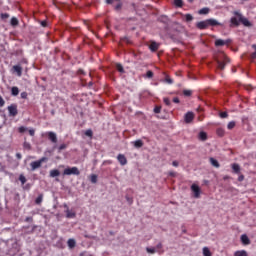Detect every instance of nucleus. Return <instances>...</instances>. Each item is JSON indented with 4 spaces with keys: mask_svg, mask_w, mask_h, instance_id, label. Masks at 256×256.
<instances>
[{
    "mask_svg": "<svg viewBox=\"0 0 256 256\" xmlns=\"http://www.w3.org/2000/svg\"><path fill=\"white\" fill-rule=\"evenodd\" d=\"M220 117L221 119H227V117H229V114L227 112H220Z\"/></svg>",
    "mask_w": 256,
    "mask_h": 256,
    "instance_id": "42",
    "label": "nucleus"
},
{
    "mask_svg": "<svg viewBox=\"0 0 256 256\" xmlns=\"http://www.w3.org/2000/svg\"><path fill=\"white\" fill-rule=\"evenodd\" d=\"M146 251H147V253H151V255L157 253V250H155V248H149V247H147V248H146Z\"/></svg>",
    "mask_w": 256,
    "mask_h": 256,
    "instance_id": "39",
    "label": "nucleus"
},
{
    "mask_svg": "<svg viewBox=\"0 0 256 256\" xmlns=\"http://www.w3.org/2000/svg\"><path fill=\"white\" fill-rule=\"evenodd\" d=\"M1 19H9V14H7V13H2V14H1Z\"/></svg>",
    "mask_w": 256,
    "mask_h": 256,
    "instance_id": "50",
    "label": "nucleus"
},
{
    "mask_svg": "<svg viewBox=\"0 0 256 256\" xmlns=\"http://www.w3.org/2000/svg\"><path fill=\"white\" fill-rule=\"evenodd\" d=\"M16 157H17V159H21V157H22V156H21V153H17V154H16Z\"/></svg>",
    "mask_w": 256,
    "mask_h": 256,
    "instance_id": "59",
    "label": "nucleus"
},
{
    "mask_svg": "<svg viewBox=\"0 0 256 256\" xmlns=\"http://www.w3.org/2000/svg\"><path fill=\"white\" fill-rule=\"evenodd\" d=\"M223 179L224 181H227V179H229V176H224Z\"/></svg>",
    "mask_w": 256,
    "mask_h": 256,
    "instance_id": "61",
    "label": "nucleus"
},
{
    "mask_svg": "<svg viewBox=\"0 0 256 256\" xmlns=\"http://www.w3.org/2000/svg\"><path fill=\"white\" fill-rule=\"evenodd\" d=\"M132 143L136 149H141V147H143V140H136Z\"/></svg>",
    "mask_w": 256,
    "mask_h": 256,
    "instance_id": "18",
    "label": "nucleus"
},
{
    "mask_svg": "<svg viewBox=\"0 0 256 256\" xmlns=\"http://www.w3.org/2000/svg\"><path fill=\"white\" fill-rule=\"evenodd\" d=\"M117 161L120 163V165L125 166L127 165V157H125L123 154H118Z\"/></svg>",
    "mask_w": 256,
    "mask_h": 256,
    "instance_id": "11",
    "label": "nucleus"
},
{
    "mask_svg": "<svg viewBox=\"0 0 256 256\" xmlns=\"http://www.w3.org/2000/svg\"><path fill=\"white\" fill-rule=\"evenodd\" d=\"M199 139H201V141H207V133L200 132L199 133Z\"/></svg>",
    "mask_w": 256,
    "mask_h": 256,
    "instance_id": "27",
    "label": "nucleus"
},
{
    "mask_svg": "<svg viewBox=\"0 0 256 256\" xmlns=\"http://www.w3.org/2000/svg\"><path fill=\"white\" fill-rule=\"evenodd\" d=\"M121 41H123L124 43H127L128 45L131 44V39H129V37L127 36L121 38Z\"/></svg>",
    "mask_w": 256,
    "mask_h": 256,
    "instance_id": "41",
    "label": "nucleus"
},
{
    "mask_svg": "<svg viewBox=\"0 0 256 256\" xmlns=\"http://www.w3.org/2000/svg\"><path fill=\"white\" fill-rule=\"evenodd\" d=\"M216 63L218 65V69H220V71H223V69H225V65H227V63H230V60L228 57L225 56V54H221L220 58L216 59Z\"/></svg>",
    "mask_w": 256,
    "mask_h": 256,
    "instance_id": "2",
    "label": "nucleus"
},
{
    "mask_svg": "<svg viewBox=\"0 0 256 256\" xmlns=\"http://www.w3.org/2000/svg\"><path fill=\"white\" fill-rule=\"evenodd\" d=\"M154 113H161V107L160 106H156L154 108Z\"/></svg>",
    "mask_w": 256,
    "mask_h": 256,
    "instance_id": "51",
    "label": "nucleus"
},
{
    "mask_svg": "<svg viewBox=\"0 0 256 256\" xmlns=\"http://www.w3.org/2000/svg\"><path fill=\"white\" fill-rule=\"evenodd\" d=\"M48 138L50 141H52V143H57V134H55L54 132H49Z\"/></svg>",
    "mask_w": 256,
    "mask_h": 256,
    "instance_id": "16",
    "label": "nucleus"
},
{
    "mask_svg": "<svg viewBox=\"0 0 256 256\" xmlns=\"http://www.w3.org/2000/svg\"><path fill=\"white\" fill-rule=\"evenodd\" d=\"M8 113H9V117H17V115L19 114V110L17 109V104H11L10 106H8Z\"/></svg>",
    "mask_w": 256,
    "mask_h": 256,
    "instance_id": "6",
    "label": "nucleus"
},
{
    "mask_svg": "<svg viewBox=\"0 0 256 256\" xmlns=\"http://www.w3.org/2000/svg\"><path fill=\"white\" fill-rule=\"evenodd\" d=\"M165 83H168V85H173V79H171V77H169V75H166Z\"/></svg>",
    "mask_w": 256,
    "mask_h": 256,
    "instance_id": "36",
    "label": "nucleus"
},
{
    "mask_svg": "<svg viewBox=\"0 0 256 256\" xmlns=\"http://www.w3.org/2000/svg\"><path fill=\"white\" fill-rule=\"evenodd\" d=\"M191 191L194 193L195 199H199L201 197V188L197 184L191 185Z\"/></svg>",
    "mask_w": 256,
    "mask_h": 256,
    "instance_id": "7",
    "label": "nucleus"
},
{
    "mask_svg": "<svg viewBox=\"0 0 256 256\" xmlns=\"http://www.w3.org/2000/svg\"><path fill=\"white\" fill-rule=\"evenodd\" d=\"M185 20H186L187 23L193 21V15H191V14H186V15H185Z\"/></svg>",
    "mask_w": 256,
    "mask_h": 256,
    "instance_id": "37",
    "label": "nucleus"
},
{
    "mask_svg": "<svg viewBox=\"0 0 256 256\" xmlns=\"http://www.w3.org/2000/svg\"><path fill=\"white\" fill-rule=\"evenodd\" d=\"M168 175H169V177H175L176 173L173 172V171H170V172L168 173Z\"/></svg>",
    "mask_w": 256,
    "mask_h": 256,
    "instance_id": "56",
    "label": "nucleus"
},
{
    "mask_svg": "<svg viewBox=\"0 0 256 256\" xmlns=\"http://www.w3.org/2000/svg\"><path fill=\"white\" fill-rule=\"evenodd\" d=\"M123 7V3H118L116 6H114L115 11H119L120 9H122Z\"/></svg>",
    "mask_w": 256,
    "mask_h": 256,
    "instance_id": "44",
    "label": "nucleus"
},
{
    "mask_svg": "<svg viewBox=\"0 0 256 256\" xmlns=\"http://www.w3.org/2000/svg\"><path fill=\"white\" fill-rule=\"evenodd\" d=\"M244 180H245V176L243 174L239 175L238 181L241 182V181H244Z\"/></svg>",
    "mask_w": 256,
    "mask_h": 256,
    "instance_id": "53",
    "label": "nucleus"
},
{
    "mask_svg": "<svg viewBox=\"0 0 256 256\" xmlns=\"http://www.w3.org/2000/svg\"><path fill=\"white\" fill-rule=\"evenodd\" d=\"M203 255L204 256H212L211 255V250H209L207 247L203 248Z\"/></svg>",
    "mask_w": 256,
    "mask_h": 256,
    "instance_id": "30",
    "label": "nucleus"
},
{
    "mask_svg": "<svg viewBox=\"0 0 256 256\" xmlns=\"http://www.w3.org/2000/svg\"><path fill=\"white\" fill-rule=\"evenodd\" d=\"M156 252L157 253H163V251H161V249H163V244L162 243H158L157 245H156Z\"/></svg>",
    "mask_w": 256,
    "mask_h": 256,
    "instance_id": "33",
    "label": "nucleus"
},
{
    "mask_svg": "<svg viewBox=\"0 0 256 256\" xmlns=\"http://www.w3.org/2000/svg\"><path fill=\"white\" fill-rule=\"evenodd\" d=\"M253 57H256V53L253 54Z\"/></svg>",
    "mask_w": 256,
    "mask_h": 256,
    "instance_id": "63",
    "label": "nucleus"
},
{
    "mask_svg": "<svg viewBox=\"0 0 256 256\" xmlns=\"http://www.w3.org/2000/svg\"><path fill=\"white\" fill-rule=\"evenodd\" d=\"M174 5L176 7H183V0H174Z\"/></svg>",
    "mask_w": 256,
    "mask_h": 256,
    "instance_id": "35",
    "label": "nucleus"
},
{
    "mask_svg": "<svg viewBox=\"0 0 256 256\" xmlns=\"http://www.w3.org/2000/svg\"><path fill=\"white\" fill-rule=\"evenodd\" d=\"M20 96H21V99H27L28 94H27V92H22V93L20 94Z\"/></svg>",
    "mask_w": 256,
    "mask_h": 256,
    "instance_id": "49",
    "label": "nucleus"
},
{
    "mask_svg": "<svg viewBox=\"0 0 256 256\" xmlns=\"http://www.w3.org/2000/svg\"><path fill=\"white\" fill-rule=\"evenodd\" d=\"M63 175H81V172L79 171V168L74 166L72 168L64 169Z\"/></svg>",
    "mask_w": 256,
    "mask_h": 256,
    "instance_id": "5",
    "label": "nucleus"
},
{
    "mask_svg": "<svg viewBox=\"0 0 256 256\" xmlns=\"http://www.w3.org/2000/svg\"><path fill=\"white\" fill-rule=\"evenodd\" d=\"M28 133H29V135H30L31 137H35V130H34V129H30V130L28 131Z\"/></svg>",
    "mask_w": 256,
    "mask_h": 256,
    "instance_id": "52",
    "label": "nucleus"
},
{
    "mask_svg": "<svg viewBox=\"0 0 256 256\" xmlns=\"http://www.w3.org/2000/svg\"><path fill=\"white\" fill-rule=\"evenodd\" d=\"M163 101L168 107L171 106V100H169V98H164Z\"/></svg>",
    "mask_w": 256,
    "mask_h": 256,
    "instance_id": "45",
    "label": "nucleus"
},
{
    "mask_svg": "<svg viewBox=\"0 0 256 256\" xmlns=\"http://www.w3.org/2000/svg\"><path fill=\"white\" fill-rule=\"evenodd\" d=\"M36 205H41L43 203V194H40L36 199H35Z\"/></svg>",
    "mask_w": 256,
    "mask_h": 256,
    "instance_id": "24",
    "label": "nucleus"
},
{
    "mask_svg": "<svg viewBox=\"0 0 256 256\" xmlns=\"http://www.w3.org/2000/svg\"><path fill=\"white\" fill-rule=\"evenodd\" d=\"M232 171L236 173V175H239L241 173V166L237 163L232 164Z\"/></svg>",
    "mask_w": 256,
    "mask_h": 256,
    "instance_id": "15",
    "label": "nucleus"
},
{
    "mask_svg": "<svg viewBox=\"0 0 256 256\" xmlns=\"http://www.w3.org/2000/svg\"><path fill=\"white\" fill-rule=\"evenodd\" d=\"M199 15H208L209 8H202L198 11Z\"/></svg>",
    "mask_w": 256,
    "mask_h": 256,
    "instance_id": "25",
    "label": "nucleus"
},
{
    "mask_svg": "<svg viewBox=\"0 0 256 256\" xmlns=\"http://www.w3.org/2000/svg\"><path fill=\"white\" fill-rule=\"evenodd\" d=\"M67 243H68V247H70V249H73L76 245V242L74 239H69Z\"/></svg>",
    "mask_w": 256,
    "mask_h": 256,
    "instance_id": "26",
    "label": "nucleus"
},
{
    "mask_svg": "<svg viewBox=\"0 0 256 256\" xmlns=\"http://www.w3.org/2000/svg\"><path fill=\"white\" fill-rule=\"evenodd\" d=\"M193 119H195V114H193V112H187L184 116L185 123H192Z\"/></svg>",
    "mask_w": 256,
    "mask_h": 256,
    "instance_id": "8",
    "label": "nucleus"
},
{
    "mask_svg": "<svg viewBox=\"0 0 256 256\" xmlns=\"http://www.w3.org/2000/svg\"><path fill=\"white\" fill-rule=\"evenodd\" d=\"M159 46L160 44L155 42V41H151L150 45H149V49L152 53H155L156 51H159Z\"/></svg>",
    "mask_w": 256,
    "mask_h": 256,
    "instance_id": "9",
    "label": "nucleus"
},
{
    "mask_svg": "<svg viewBox=\"0 0 256 256\" xmlns=\"http://www.w3.org/2000/svg\"><path fill=\"white\" fill-rule=\"evenodd\" d=\"M40 25H41L42 27H47V21H46V20L41 21V22H40Z\"/></svg>",
    "mask_w": 256,
    "mask_h": 256,
    "instance_id": "54",
    "label": "nucleus"
},
{
    "mask_svg": "<svg viewBox=\"0 0 256 256\" xmlns=\"http://www.w3.org/2000/svg\"><path fill=\"white\" fill-rule=\"evenodd\" d=\"M228 43H231V41L230 40L217 39L215 41V47H223V45H228Z\"/></svg>",
    "mask_w": 256,
    "mask_h": 256,
    "instance_id": "10",
    "label": "nucleus"
},
{
    "mask_svg": "<svg viewBox=\"0 0 256 256\" xmlns=\"http://www.w3.org/2000/svg\"><path fill=\"white\" fill-rule=\"evenodd\" d=\"M216 133H217L218 137H224V136H225V129H223V128H218V129L216 130Z\"/></svg>",
    "mask_w": 256,
    "mask_h": 256,
    "instance_id": "23",
    "label": "nucleus"
},
{
    "mask_svg": "<svg viewBox=\"0 0 256 256\" xmlns=\"http://www.w3.org/2000/svg\"><path fill=\"white\" fill-rule=\"evenodd\" d=\"M234 256H249V255L247 254V251H245V250H238L234 253Z\"/></svg>",
    "mask_w": 256,
    "mask_h": 256,
    "instance_id": "21",
    "label": "nucleus"
},
{
    "mask_svg": "<svg viewBox=\"0 0 256 256\" xmlns=\"http://www.w3.org/2000/svg\"><path fill=\"white\" fill-rule=\"evenodd\" d=\"M76 216L77 214L74 211H71L69 209L66 210V217L68 219H75Z\"/></svg>",
    "mask_w": 256,
    "mask_h": 256,
    "instance_id": "17",
    "label": "nucleus"
},
{
    "mask_svg": "<svg viewBox=\"0 0 256 256\" xmlns=\"http://www.w3.org/2000/svg\"><path fill=\"white\" fill-rule=\"evenodd\" d=\"M85 135H86V137H93V130L92 129L86 130Z\"/></svg>",
    "mask_w": 256,
    "mask_h": 256,
    "instance_id": "38",
    "label": "nucleus"
},
{
    "mask_svg": "<svg viewBox=\"0 0 256 256\" xmlns=\"http://www.w3.org/2000/svg\"><path fill=\"white\" fill-rule=\"evenodd\" d=\"M153 71H151V70H148L147 72H146V77L148 78V79H153Z\"/></svg>",
    "mask_w": 256,
    "mask_h": 256,
    "instance_id": "40",
    "label": "nucleus"
},
{
    "mask_svg": "<svg viewBox=\"0 0 256 256\" xmlns=\"http://www.w3.org/2000/svg\"><path fill=\"white\" fill-rule=\"evenodd\" d=\"M210 163L213 165V167L219 168L220 164L219 161H217L215 158H210Z\"/></svg>",
    "mask_w": 256,
    "mask_h": 256,
    "instance_id": "22",
    "label": "nucleus"
},
{
    "mask_svg": "<svg viewBox=\"0 0 256 256\" xmlns=\"http://www.w3.org/2000/svg\"><path fill=\"white\" fill-rule=\"evenodd\" d=\"M13 70L15 73H17L18 77H21L23 75V68L20 65L13 66Z\"/></svg>",
    "mask_w": 256,
    "mask_h": 256,
    "instance_id": "13",
    "label": "nucleus"
},
{
    "mask_svg": "<svg viewBox=\"0 0 256 256\" xmlns=\"http://www.w3.org/2000/svg\"><path fill=\"white\" fill-rule=\"evenodd\" d=\"M116 69L119 71V73H125V69L123 68V65L116 64Z\"/></svg>",
    "mask_w": 256,
    "mask_h": 256,
    "instance_id": "31",
    "label": "nucleus"
},
{
    "mask_svg": "<svg viewBox=\"0 0 256 256\" xmlns=\"http://www.w3.org/2000/svg\"><path fill=\"white\" fill-rule=\"evenodd\" d=\"M173 103H180L179 98H177V97L173 98Z\"/></svg>",
    "mask_w": 256,
    "mask_h": 256,
    "instance_id": "58",
    "label": "nucleus"
},
{
    "mask_svg": "<svg viewBox=\"0 0 256 256\" xmlns=\"http://www.w3.org/2000/svg\"><path fill=\"white\" fill-rule=\"evenodd\" d=\"M217 26L223 27V24L213 18L200 21L196 24L197 29H200V30L207 29V27H217Z\"/></svg>",
    "mask_w": 256,
    "mask_h": 256,
    "instance_id": "1",
    "label": "nucleus"
},
{
    "mask_svg": "<svg viewBox=\"0 0 256 256\" xmlns=\"http://www.w3.org/2000/svg\"><path fill=\"white\" fill-rule=\"evenodd\" d=\"M0 107H5V100L0 96Z\"/></svg>",
    "mask_w": 256,
    "mask_h": 256,
    "instance_id": "48",
    "label": "nucleus"
},
{
    "mask_svg": "<svg viewBox=\"0 0 256 256\" xmlns=\"http://www.w3.org/2000/svg\"><path fill=\"white\" fill-rule=\"evenodd\" d=\"M61 175V172H59L58 169H53L50 171V177H59Z\"/></svg>",
    "mask_w": 256,
    "mask_h": 256,
    "instance_id": "19",
    "label": "nucleus"
},
{
    "mask_svg": "<svg viewBox=\"0 0 256 256\" xmlns=\"http://www.w3.org/2000/svg\"><path fill=\"white\" fill-rule=\"evenodd\" d=\"M241 242L243 243V245H251V240L249 239V236H247V234L241 236Z\"/></svg>",
    "mask_w": 256,
    "mask_h": 256,
    "instance_id": "14",
    "label": "nucleus"
},
{
    "mask_svg": "<svg viewBox=\"0 0 256 256\" xmlns=\"http://www.w3.org/2000/svg\"><path fill=\"white\" fill-rule=\"evenodd\" d=\"M11 25L12 27H17V25H19V20H17V18L13 17L11 18Z\"/></svg>",
    "mask_w": 256,
    "mask_h": 256,
    "instance_id": "28",
    "label": "nucleus"
},
{
    "mask_svg": "<svg viewBox=\"0 0 256 256\" xmlns=\"http://www.w3.org/2000/svg\"><path fill=\"white\" fill-rule=\"evenodd\" d=\"M89 85H93V83H92V82H90V83H89Z\"/></svg>",
    "mask_w": 256,
    "mask_h": 256,
    "instance_id": "64",
    "label": "nucleus"
},
{
    "mask_svg": "<svg viewBox=\"0 0 256 256\" xmlns=\"http://www.w3.org/2000/svg\"><path fill=\"white\" fill-rule=\"evenodd\" d=\"M18 131H19V133H25V131H27V128H25L24 126H20L18 128Z\"/></svg>",
    "mask_w": 256,
    "mask_h": 256,
    "instance_id": "46",
    "label": "nucleus"
},
{
    "mask_svg": "<svg viewBox=\"0 0 256 256\" xmlns=\"http://www.w3.org/2000/svg\"><path fill=\"white\" fill-rule=\"evenodd\" d=\"M239 23H241V21H239L238 17H232L230 19V27H239Z\"/></svg>",
    "mask_w": 256,
    "mask_h": 256,
    "instance_id": "12",
    "label": "nucleus"
},
{
    "mask_svg": "<svg viewBox=\"0 0 256 256\" xmlns=\"http://www.w3.org/2000/svg\"><path fill=\"white\" fill-rule=\"evenodd\" d=\"M191 95H193L192 90H183V96L184 97H191Z\"/></svg>",
    "mask_w": 256,
    "mask_h": 256,
    "instance_id": "29",
    "label": "nucleus"
},
{
    "mask_svg": "<svg viewBox=\"0 0 256 256\" xmlns=\"http://www.w3.org/2000/svg\"><path fill=\"white\" fill-rule=\"evenodd\" d=\"M11 95H13V97H17V95H19V87L13 86L11 88Z\"/></svg>",
    "mask_w": 256,
    "mask_h": 256,
    "instance_id": "20",
    "label": "nucleus"
},
{
    "mask_svg": "<svg viewBox=\"0 0 256 256\" xmlns=\"http://www.w3.org/2000/svg\"><path fill=\"white\" fill-rule=\"evenodd\" d=\"M172 165H173V167H179V162L173 161V162H172Z\"/></svg>",
    "mask_w": 256,
    "mask_h": 256,
    "instance_id": "57",
    "label": "nucleus"
},
{
    "mask_svg": "<svg viewBox=\"0 0 256 256\" xmlns=\"http://www.w3.org/2000/svg\"><path fill=\"white\" fill-rule=\"evenodd\" d=\"M188 3H193V0H187Z\"/></svg>",
    "mask_w": 256,
    "mask_h": 256,
    "instance_id": "62",
    "label": "nucleus"
},
{
    "mask_svg": "<svg viewBox=\"0 0 256 256\" xmlns=\"http://www.w3.org/2000/svg\"><path fill=\"white\" fill-rule=\"evenodd\" d=\"M19 181H20V183H22V185H25V183H27V178H25V176L23 174H21L19 176Z\"/></svg>",
    "mask_w": 256,
    "mask_h": 256,
    "instance_id": "32",
    "label": "nucleus"
},
{
    "mask_svg": "<svg viewBox=\"0 0 256 256\" xmlns=\"http://www.w3.org/2000/svg\"><path fill=\"white\" fill-rule=\"evenodd\" d=\"M91 183H97V175L92 174L90 178Z\"/></svg>",
    "mask_w": 256,
    "mask_h": 256,
    "instance_id": "43",
    "label": "nucleus"
},
{
    "mask_svg": "<svg viewBox=\"0 0 256 256\" xmlns=\"http://www.w3.org/2000/svg\"><path fill=\"white\" fill-rule=\"evenodd\" d=\"M25 221H26V223H29V222L33 221V217H26Z\"/></svg>",
    "mask_w": 256,
    "mask_h": 256,
    "instance_id": "55",
    "label": "nucleus"
},
{
    "mask_svg": "<svg viewBox=\"0 0 256 256\" xmlns=\"http://www.w3.org/2000/svg\"><path fill=\"white\" fill-rule=\"evenodd\" d=\"M127 201H129L130 203H133V199L127 197Z\"/></svg>",
    "mask_w": 256,
    "mask_h": 256,
    "instance_id": "60",
    "label": "nucleus"
},
{
    "mask_svg": "<svg viewBox=\"0 0 256 256\" xmlns=\"http://www.w3.org/2000/svg\"><path fill=\"white\" fill-rule=\"evenodd\" d=\"M235 125H236L235 121H231L228 123L227 129H229V130L235 129Z\"/></svg>",
    "mask_w": 256,
    "mask_h": 256,
    "instance_id": "34",
    "label": "nucleus"
},
{
    "mask_svg": "<svg viewBox=\"0 0 256 256\" xmlns=\"http://www.w3.org/2000/svg\"><path fill=\"white\" fill-rule=\"evenodd\" d=\"M233 15H235L236 17L239 18L240 23H242V25H244V27H251L252 24L249 22V19L243 17V14L240 13L239 11H234Z\"/></svg>",
    "mask_w": 256,
    "mask_h": 256,
    "instance_id": "3",
    "label": "nucleus"
},
{
    "mask_svg": "<svg viewBox=\"0 0 256 256\" xmlns=\"http://www.w3.org/2000/svg\"><path fill=\"white\" fill-rule=\"evenodd\" d=\"M47 161V157H42L40 160L34 161L30 163L31 171H35L43 165Z\"/></svg>",
    "mask_w": 256,
    "mask_h": 256,
    "instance_id": "4",
    "label": "nucleus"
},
{
    "mask_svg": "<svg viewBox=\"0 0 256 256\" xmlns=\"http://www.w3.org/2000/svg\"><path fill=\"white\" fill-rule=\"evenodd\" d=\"M58 149H59V151H63L65 149H67V144H61Z\"/></svg>",
    "mask_w": 256,
    "mask_h": 256,
    "instance_id": "47",
    "label": "nucleus"
}]
</instances>
